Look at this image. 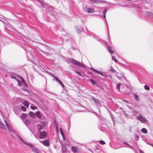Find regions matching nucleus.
<instances>
[{
  "label": "nucleus",
  "mask_w": 153,
  "mask_h": 153,
  "mask_svg": "<svg viewBox=\"0 0 153 153\" xmlns=\"http://www.w3.org/2000/svg\"><path fill=\"white\" fill-rule=\"evenodd\" d=\"M70 61L74 65H77L79 67H83V64L80 62L76 61L73 58H71L70 59Z\"/></svg>",
  "instance_id": "nucleus-1"
},
{
  "label": "nucleus",
  "mask_w": 153,
  "mask_h": 153,
  "mask_svg": "<svg viewBox=\"0 0 153 153\" xmlns=\"http://www.w3.org/2000/svg\"><path fill=\"white\" fill-rule=\"evenodd\" d=\"M39 137L41 139H44L47 136V133L45 131H39Z\"/></svg>",
  "instance_id": "nucleus-2"
},
{
  "label": "nucleus",
  "mask_w": 153,
  "mask_h": 153,
  "mask_svg": "<svg viewBox=\"0 0 153 153\" xmlns=\"http://www.w3.org/2000/svg\"><path fill=\"white\" fill-rule=\"evenodd\" d=\"M46 126V123L44 122H41L40 124L38 125L39 130H41L45 128Z\"/></svg>",
  "instance_id": "nucleus-3"
},
{
  "label": "nucleus",
  "mask_w": 153,
  "mask_h": 153,
  "mask_svg": "<svg viewBox=\"0 0 153 153\" xmlns=\"http://www.w3.org/2000/svg\"><path fill=\"white\" fill-rule=\"evenodd\" d=\"M40 142L45 146H48L50 145L49 140H48L40 141Z\"/></svg>",
  "instance_id": "nucleus-4"
},
{
  "label": "nucleus",
  "mask_w": 153,
  "mask_h": 153,
  "mask_svg": "<svg viewBox=\"0 0 153 153\" xmlns=\"http://www.w3.org/2000/svg\"><path fill=\"white\" fill-rule=\"evenodd\" d=\"M29 146L31 147V149L32 152L35 153H40V152L39 150L37 148H36L32 146L31 145H29Z\"/></svg>",
  "instance_id": "nucleus-5"
},
{
  "label": "nucleus",
  "mask_w": 153,
  "mask_h": 153,
  "mask_svg": "<svg viewBox=\"0 0 153 153\" xmlns=\"http://www.w3.org/2000/svg\"><path fill=\"white\" fill-rule=\"evenodd\" d=\"M137 119L142 123H145L147 121L144 118H143L142 116L140 115V116H138L137 117Z\"/></svg>",
  "instance_id": "nucleus-6"
},
{
  "label": "nucleus",
  "mask_w": 153,
  "mask_h": 153,
  "mask_svg": "<svg viewBox=\"0 0 153 153\" xmlns=\"http://www.w3.org/2000/svg\"><path fill=\"white\" fill-rule=\"evenodd\" d=\"M59 130H60V133L62 135L63 140L64 141L65 140V134H64V133H63L62 130L61 128H60Z\"/></svg>",
  "instance_id": "nucleus-7"
},
{
  "label": "nucleus",
  "mask_w": 153,
  "mask_h": 153,
  "mask_svg": "<svg viewBox=\"0 0 153 153\" xmlns=\"http://www.w3.org/2000/svg\"><path fill=\"white\" fill-rule=\"evenodd\" d=\"M71 150L74 152H78V149L76 147L72 146L71 147Z\"/></svg>",
  "instance_id": "nucleus-8"
},
{
  "label": "nucleus",
  "mask_w": 153,
  "mask_h": 153,
  "mask_svg": "<svg viewBox=\"0 0 153 153\" xmlns=\"http://www.w3.org/2000/svg\"><path fill=\"white\" fill-rule=\"evenodd\" d=\"M20 78L21 79L22 82L23 83L24 85L26 87H27V85L26 82H25L24 79L22 77H20Z\"/></svg>",
  "instance_id": "nucleus-9"
},
{
  "label": "nucleus",
  "mask_w": 153,
  "mask_h": 153,
  "mask_svg": "<svg viewBox=\"0 0 153 153\" xmlns=\"http://www.w3.org/2000/svg\"><path fill=\"white\" fill-rule=\"evenodd\" d=\"M88 13H92L94 12V9L91 8H88L87 9Z\"/></svg>",
  "instance_id": "nucleus-10"
},
{
  "label": "nucleus",
  "mask_w": 153,
  "mask_h": 153,
  "mask_svg": "<svg viewBox=\"0 0 153 153\" xmlns=\"http://www.w3.org/2000/svg\"><path fill=\"white\" fill-rule=\"evenodd\" d=\"M11 77H12V78L13 79H16V80L18 82V85L19 86H22L21 84V82H20V81H19L17 79H16V77L15 76H11Z\"/></svg>",
  "instance_id": "nucleus-11"
},
{
  "label": "nucleus",
  "mask_w": 153,
  "mask_h": 153,
  "mask_svg": "<svg viewBox=\"0 0 153 153\" xmlns=\"http://www.w3.org/2000/svg\"><path fill=\"white\" fill-rule=\"evenodd\" d=\"M23 105L25 106L27 108H28L29 106V103L27 101H25L23 102Z\"/></svg>",
  "instance_id": "nucleus-12"
},
{
  "label": "nucleus",
  "mask_w": 153,
  "mask_h": 153,
  "mask_svg": "<svg viewBox=\"0 0 153 153\" xmlns=\"http://www.w3.org/2000/svg\"><path fill=\"white\" fill-rule=\"evenodd\" d=\"M28 115L29 116L32 118L34 117L35 116V114L32 112H30Z\"/></svg>",
  "instance_id": "nucleus-13"
},
{
  "label": "nucleus",
  "mask_w": 153,
  "mask_h": 153,
  "mask_svg": "<svg viewBox=\"0 0 153 153\" xmlns=\"http://www.w3.org/2000/svg\"><path fill=\"white\" fill-rule=\"evenodd\" d=\"M107 48L110 53L112 54L114 53L113 50H112V48L111 47L108 46H107Z\"/></svg>",
  "instance_id": "nucleus-14"
},
{
  "label": "nucleus",
  "mask_w": 153,
  "mask_h": 153,
  "mask_svg": "<svg viewBox=\"0 0 153 153\" xmlns=\"http://www.w3.org/2000/svg\"><path fill=\"white\" fill-rule=\"evenodd\" d=\"M107 11V8H105L104 9L102 12V14L103 16L105 18V13H106Z\"/></svg>",
  "instance_id": "nucleus-15"
},
{
  "label": "nucleus",
  "mask_w": 153,
  "mask_h": 153,
  "mask_svg": "<svg viewBox=\"0 0 153 153\" xmlns=\"http://www.w3.org/2000/svg\"><path fill=\"white\" fill-rule=\"evenodd\" d=\"M27 114H23L21 116V118L22 119H24L27 116Z\"/></svg>",
  "instance_id": "nucleus-16"
},
{
  "label": "nucleus",
  "mask_w": 153,
  "mask_h": 153,
  "mask_svg": "<svg viewBox=\"0 0 153 153\" xmlns=\"http://www.w3.org/2000/svg\"><path fill=\"white\" fill-rule=\"evenodd\" d=\"M93 70H94L95 72L97 73V74H99L101 75H102V73L101 71H98V70H96L94 69H93Z\"/></svg>",
  "instance_id": "nucleus-17"
},
{
  "label": "nucleus",
  "mask_w": 153,
  "mask_h": 153,
  "mask_svg": "<svg viewBox=\"0 0 153 153\" xmlns=\"http://www.w3.org/2000/svg\"><path fill=\"white\" fill-rule=\"evenodd\" d=\"M141 131L143 133H146L148 132L147 130L144 128H143L141 129Z\"/></svg>",
  "instance_id": "nucleus-18"
},
{
  "label": "nucleus",
  "mask_w": 153,
  "mask_h": 153,
  "mask_svg": "<svg viewBox=\"0 0 153 153\" xmlns=\"http://www.w3.org/2000/svg\"><path fill=\"white\" fill-rule=\"evenodd\" d=\"M36 115L37 117L39 118H40L41 117V114L39 112V111L37 112L36 113Z\"/></svg>",
  "instance_id": "nucleus-19"
},
{
  "label": "nucleus",
  "mask_w": 153,
  "mask_h": 153,
  "mask_svg": "<svg viewBox=\"0 0 153 153\" xmlns=\"http://www.w3.org/2000/svg\"><path fill=\"white\" fill-rule=\"evenodd\" d=\"M90 81L91 82L93 85H95L96 84L95 81L94 80L90 79Z\"/></svg>",
  "instance_id": "nucleus-20"
},
{
  "label": "nucleus",
  "mask_w": 153,
  "mask_h": 153,
  "mask_svg": "<svg viewBox=\"0 0 153 153\" xmlns=\"http://www.w3.org/2000/svg\"><path fill=\"white\" fill-rule=\"evenodd\" d=\"M21 109L23 111H26V108L24 106H21Z\"/></svg>",
  "instance_id": "nucleus-21"
},
{
  "label": "nucleus",
  "mask_w": 153,
  "mask_h": 153,
  "mask_svg": "<svg viewBox=\"0 0 153 153\" xmlns=\"http://www.w3.org/2000/svg\"><path fill=\"white\" fill-rule=\"evenodd\" d=\"M145 89L147 90H149L150 89L149 87L147 85H145L144 86Z\"/></svg>",
  "instance_id": "nucleus-22"
},
{
  "label": "nucleus",
  "mask_w": 153,
  "mask_h": 153,
  "mask_svg": "<svg viewBox=\"0 0 153 153\" xmlns=\"http://www.w3.org/2000/svg\"><path fill=\"white\" fill-rule=\"evenodd\" d=\"M134 97L137 100H138V97L137 94H134Z\"/></svg>",
  "instance_id": "nucleus-23"
},
{
  "label": "nucleus",
  "mask_w": 153,
  "mask_h": 153,
  "mask_svg": "<svg viewBox=\"0 0 153 153\" xmlns=\"http://www.w3.org/2000/svg\"><path fill=\"white\" fill-rule=\"evenodd\" d=\"M100 143L102 145H104L105 144V142L102 140H101L100 141Z\"/></svg>",
  "instance_id": "nucleus-24"
},
{
  "label": "nucleus",
  "mask_w": 153,
  "mask_h": 153,
  "mask_svg": "<svg viewBox=\"0 0 153 153\" xmlns=\"http://www.w3.org/2000/svg\"><path fill=\"white\" fill-rule=\"evenodd\" d=\"M112 59L113 60H114L116 63L118 62L117 60L115 59V58L114 57V56H112Z\"/></svg>",
  "instance_id": "nucleus-25"
},
{
  "label": "nucleus",
  "mask_w": 153,
  "mask_h": 153,
  "mask_svg": "<svg viewBox=\"0 0 153 153\" xmlns=\"http://www.w3.org/2000/svg\"><path fill=\"white\" fill-rule=\"evenodd\" d=\"M30 108L31 109L33 110L37 109V107H36L34 106H31Z\"/></svg>",
  "instance_id": "nucleus-26"
},
{
  "label": "nucleus",
  "mask_w": 153,
  "mask_h": 153,
  "mask_svg": "<svg viewBox=\"0 0 153 153\" xmlns=\"http://www.w3.org/2000/svg\"><path fill=\"white\" fill-rule=\"evenodd\" d=\"M120 85H121V84L120 83H119V84H118L117 85V88L119 90H120Z\"/></svg>",
  "instance_id": "nucleus-27"
},
{
  "label": "nucleus",
  "mask_w": 153,
  "mask_h": 153,
  "mask_svg": "<svg viewBox=\"0 0 153 153\" xmlns=\"http://www.w3.org/2000/svg\"><path fill=\"white\" fill-rule=\"evenodd\" d=\"M54 78H55V79H56V80L58 82H59V81H60V80L59 79H58V78L57 77L54 76Z\"/></svg>",
  "instance_id": "nucleus-28"
},
{
  "label": "nucleus",
  "mask_w": 153,
  "mask_h": 153,
  "mask_svg": "<svg viewBox=\"0 0 153 153\" xmlns=\"http://www.w3.org/2000/svg\"><path fill=\"white\" fill-rule=\"evenodd\" d=\"M58 82L62 86V87H63V88L64 87V85L62 83V82L60 81H59Z\"/></svg>",
  "instance_id": "nucleus-29"
},
{
  "label": "nucleus",
  "mask_w": 153,
  "mask_h": 153,
  "mask_svg": "<svg viewBox=\"0 0 153 153\" xmlns=\"http://www.w3.org/2000/svg\"><path fill=\"white\" fill-rule=\"evenodd\" d=\"M55 126H56V128L57 131H58V125L56 123V122H55Z\"/></svg>",
  "instance_id": "nucleus-30"
},
{
  "label": "nucleus",
  "mask_w": 153,
  "mask_h": 153,
  "mask_svg": "<svg viewBox=\"0 0 153 153\" xmlns=\"http://www.w3.org/2000/svg\"><path fill=\"white\" fill-rule=\"evenodd\" d=\"M76 73L78 74L79 75H80V76H81V73L80 72H79V71H77L76 72Z\"/></svg>",
  "instance_id": "nucleus-31"
},
{
  "label": "nucleus",
  "mask_w": 153,
  "mask_h": 153,
  "mask_svg": "<svg viewBox=\"0 0 153 153\" xmlns=\"http://www.w3.org/2000/svg\"><path fill=\"white\" fill-rule=\"evenodd\" d=\"M139 152L140 153H144V152L141 149L139 150Z\"/></svg>",
  "instance_id": "nucleus-32"
},
{
  "label": "nucleus",
  "mask_w": 153,
  "mask_h": 153,
  "mask_svg": "<svg viewBox=\"0 0 153 153\" xmlns=\"http://www.w3.org/2000/svg\"><path fill=\"white\" fill-rule=\"evenodd\" d=\"M19 138H20V140H21L22 141V142H24V143H25V144H26V143L24 142V141H23V140H22V139L21 137H20Z\"/></svg>",
  "instance_id": "nucleus-33"
},
{
  "label": "nucleus",
  "mask_w": 153,
  "mask_h": 153,
  "mask_svg": "<svg viewBox=\"0 0 153 153\" xmlns=\"http://www.w3.org/2000/svg\"><path fill=\"white\" fill-rule=\"evenodd\" d=\"M93 99L94 100V101L96 102V100L94 99V98H93Z\"/></svg>",
  "instance_id": "nucleus-34"
},
{
  "label": "nucleus",
  "mask_w": 153,
  "mask_h": 153,
  "mask_svg": "<svg viewBox=\"0 0 153 153\" xmlns=\"http://www.w3.org/2000/svg\"><path fill=\"white\" fill-rule=\"evenodd\" d=\"M151 145L153 147V144H152Z\"/></svg>",
  "instance_id": "nucleus-35"
},
{
  "label": "nucleus",
  "mask_w": 153,
  "mask_h": 153,
  "mask_svg": "<svg viewBox=\"0 0 153 153\" xmlns=\"http://www.w3.org/2000/svg\"><path fill=\"white\" fill-rule=\"evenodd\" d=\"M152 16H153V15H152Z\"/></svg>",
  "instance_id": "nucleus-36"
}]
</instances>
